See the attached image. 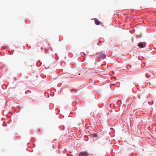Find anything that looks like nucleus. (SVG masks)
I'll use <instances>...</instances> for the list:
<instances>
[{
    "label": "nucleus",
    "mask_w": 156,
    "mask_h": 156,
    "mask_svg": "<svg viewBox=\"0 0 156 156\" xmlns=\"http://www.w3.org/2000/svg\"><path fill=\"white\" fill-rule=\"evenodd\" d=\"M94 22L97 25H100L101 23V22L98 21L97 19H95L94 20Z\"/></svg>",
    "instance_id": "nucleus-4"
},
{
    "label": "nucleus",
    "mask_w": 156,
    "mask_h": 156,
    "mask_svg": "<svg viewBox=\"0 0 156 156\" xmlns=\"http://www.w3.org/2000/svg\"><path fill=\"white\" fill-rule=\"evenodd\" d=\"M38 132H39V131H40V129H38Z\"/></svg>",
    "instance_id": "nucleus-7"
},
{
    "label": "nucleus",
    "mask_w": 156,
    "mask_h": 156,
    "mask_svg": "<svg viewBox=\"0 0 156 156\" xmlns=\"http://www.w3.org/2000/svg\"><path fill=\"white\" fill-rule=\"evenodd\" d=\"M42 48L40 46H38L37 49V51L38 52H41L42 50Z\"/></svg>",
    "instance_id": "nucleus-5"
},
{
    "label": "nucleus",
    "mask_w": 156,
    "mask_h": 156,
    "mask_svg": "<svg viewBox=\"0 0 156 156\" xmlns=\"http://www.w3.org/2000/svg\"><path fill=\"white\" fill-rule=\"evenodd\" d=\"M99 57L101 58H105L106 57V55L105 54L99 53Z\"/></svg>",
    "instance_id": "nucleus-3"
},
{
    "label": "nucleus",
    "mask_w": 156,
    "mask_h": 156,
    "mask_svg": "<svg viewBox=\"0 0 156 156\" xmlns=\"http://www.w3.org/2000/svg\"><path fill=\"white\" fill-rule=\"evenodd\" d=\"M88 153L85 151L81 152L79 154V156H88Z\"/></svg>",
    "instance_id": "nucleus-1"
},
{
    "label": "nucleus",
    "mask_w": 156,
    "mask_h": 156,
    "mask_svg": "<svg viewBox=\"0 0 156 156\" xmlns=\"http://www.w3.org/2000/svg\"><path fill=\"white\" fill-rule=\"evenodd\" d=\"M141 36H142V35H141V34H140V35L139 37H141Z\"/></svg>",
    "instance_id": "nucleus-6"
},
{
    "label": "nucleus",
    "mask_w": 156,
    "mask_h": 156,
    "mask_svg": "<svg viewBox=\"0 0 156 156\" xmlns=\"http://www.w3.org/2000/svg\"><path fill=\"white\" fill-rule=\"evenodd\" d=\"M79 75H80V73H79Z\"/></svg>",
    "instance_id": "nucleus-9"
},
{
    "label": "nucleus",
    "mask_w": 156,
    "mask_h": 156,
    "mask_svg": "<svg viewBox=\"0 0 156 156\" xmlns=\"http://www.w3.org/2000/svg\"><path fill=\"white\" fill-rule=\"evenodd\" d=\"M138 46L140 48H143L145 46V45L144 43L140 42L138 44Z\"/></svg>",
    "instance_id": "nucleus-2"
},
{
    "label": "nucleus",
    "mask_w": 156,
    "mask_h": 156,
    "mask_svg": "<svg viewBox=\"0 0 156 156\" xmlns=\"http://www.w3.org/2000/svg\"><path fill=\"white\" fill-rule=\"evenodd\" d=\"M139 97V98H140V96H139V97Z\"/></svg>",
    "instance_id": "nucleus-8"
}]
</instances>
